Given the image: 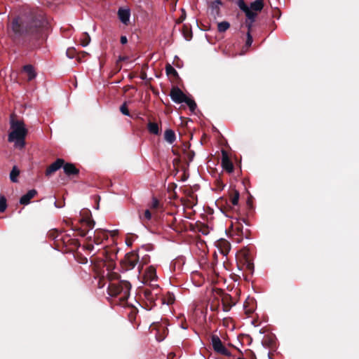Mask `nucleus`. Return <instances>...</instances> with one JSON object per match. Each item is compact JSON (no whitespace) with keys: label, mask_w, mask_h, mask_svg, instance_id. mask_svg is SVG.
Instances as JSON below:
<instances>
[{"label":"nucleus","mask_w":359,"mask_h":359,"mask_svg":"<svg viewBox=\"0 0 359 359\" xmlns=\"http://www.w3.org/2000/svg\"><path fill=\"white\" fill-rule=\"evenodd\" d=\"M10 129L8 141L13 143L14 147L19 149H23L25 146V137L28 133L25 123L21 120H15L11 116Z\"/></svg>","instance_id":"obj_1"},{"label":"nucleus","mask_w":359,"mask_h":359,"mask_svg":"<svg viewBox=\"0 0 359 359\" xmlns=\"http://www.w3.org/2000/svg\"><path fill=\"white\" fill-rule=\"evenodd\" d=\"M38 23L36 21L29 22L22 17H17L13 19L9 27V33L13 38H18L21 36L32 33L34 32L33 27H37Z\"/></svg>","instance_id":"obj_2"},{"label":"nucleus","mask_w":359,"mask_h":359,"mask_svg":"<svg viewBox=\"0 0 359 359\" xmlns=\"http://www.w3.org/2000/svg\"><path fill=\"white\" fill-rule=\"evenodd\" d=\"M131 285L127 281L111 283L109 285L108 291L111 296L121 295L120 299L126 300L129 297V292Z\"/></svg>","instance_id":"obj_3"},{"label":"nucleus","mask_w":359,"mask_h":359,"mask_svg":"<svg viewBox=\"0 0 359 359\" xmlns=\"http://www.w3.org/2000/svg\"><path fill=\"white\" fill-rule=\"evenodd\" d=\"M170 96L172 102L180 104L186 103L190 110L194 112L196 108V104L194 100L189 98L179 88L175 87L171 89Z\"/></svg>","instance_id":"obj_4"},{"label":"nucleus","mask_w":359,"mask_h":359,"mask_svg":"<svg viewBox=\"0 0 359 359\" xmlns=\"http://www.w3.org/2000/svg\"><path fill=\"white\" fill-rule=\"evenodd\" d=\"M212 346L215 351L223 355L229 356L230 351L223 345L221 339L217 335H212L211 337Z\"/></svg>","instance_id":"obj_5"},{"label":"nucleus","mask_w":359,"mask_h":359,"mask_svg":"<svg viewBox=\"0 0 359 359\" xmlns=\"http://www.w3.org/2000/svg\"><path fill=\"white\" fill-rule=\"evenodd\" d=\"M144 283L149 284L153 287H158L157 281V276L156 269L150 266H149L144 273Z\"/></svg>","instance_id":"obj_6"},{"label":"nucleus","mask_w":359,"mask_h":359,"mask_svg":"<svg viewBox=\"0 0 359 359\" xmlns=\"http://www.w3.org/2000/svg\"><path fill=\"white\" fill-rule=\"evenodd\" d=\"M65 161L62 158H57L54 163L50 164L46 170V175L50 176L53 172L58 170L61 168L64 164Z\"/></svg>","instance_id":"obj_7"},{"label":"nucleus","mask_w":359,"mask_h":359,"mask_svg":"<svg viewBox=\"0 0 359 359\" xmlns=\"http://www.w3.org/2000/svg\"><path fill=\"white\" fill-rule=\"evenodd\" d=\"M118 16L120 21L123 25H128L130 18V11L129 8H120L118 11Z\"/></svg>","instance_id":"obj_8"},{"label":"nucleus","mask_w":359,"mask_h":359,"mask_svg":"<svg viewBox=\"0 0 359 359\" xmlns=\"http://www.w3.org/2000/svg\"><path fill=\"white\" fill-rule=\"evenodd\" d=\"M222 165L224 169L227 172H231L233 170V165L229 158H228L226 153L222 151Z\"/></svg>","instance_id":"obj_9"},{"label":"nucleus","mask_w":359,"mask_h":359,"mask_svg":"<svg viewBox=\"0 0 359 359\" xmlns=\"http://www.w3.org/2000/svg\"><path fill=\"white\" fill-rule=\"evenodd\" d=\"M37 194L35 189L29 190L27 194H24L20 199V203L22 205H28L30 200L34 198Z\"/></svg>","instance_id":"obj_10"},{"label":"nucleus","mask_w":359,"mask_h":359,"mask_svg":"<svg viewBox=\"0 0 359 359\" xmlns=\"http://www.w3.org/2000/svg\"><path fill=\"white\" fill-rule=\"evenodd\" d=\"M64 172L66 175H76L79 172V170L75 167V165L72 163H66L62 165Z\"/></svg>","instance_id":"obj_11"},{"label":"nucleus","mask_w":359,"mask_h":359,"mask_svg":"<svg viewBox=\"0 0 359 359\" xmlns=\"http://www.w3.org/2000/svg\"><path fill=\"white\" fill-rule=\"evenodd\" d=\"M23 70L27 74L29 80H32V79H34L36 76L35 70H34L33 66L31 65H25L23 67Z\"/></svg>","instance_id":"obj_12"},{"label":"nucleus","mask_w":359,"mask_h":359,"mask_svg":"<svg viewBox=\"0 0 359 359\" xmlns=\"http://www.w3.org/2000/svg\"><path fill=\"white\" fill-rule=\"evenodd\" d=\"M164 138L168 143L172 144L176 138L174 131L171 129L166 130L164 133Z\"/></svg>","instance_id":"obj_13"},{"label":"nucleus","mask_w":359,"mask_h":359,"mask_svg":"<svg viewBox=\"0 0 359 359\" xmlns=\"http://www.w3.org/2000/svg\"><path fill=\"white\" fill-rule=\"evenodd\" d=\"M220 5H221V1L219 0H215L211 3V5H210L211 13L215 16L219 15Z\"/></svg>","instance_id":"obj_14"},{"label":"nucleus","mask_w":359,"mask_h":359,"mask_svg":"<svg viewBox=\"0 0 359 359\" xmlns=\"http://www.w3.org/2000/svg\"><path fill=\"white\" fill-rule=\"evenodd\" d=\"M264 4L262 0H256L251 3L250 7H249L252 11H260L262 10Z\"/></svg>","instance_id":"obj_15"},{"label":"nucleus","mask_w":359,"mask_h":359,"mask_svg":"<svg viewBox=\"0 0 359 359\" xmlns=\"http://www.w3.org/2000/svg\"><path fill=\"white\" fill-rule=\"evenodd\" d=\"M20 175V170L16 165L13 167L12 170L10 172V179L13 182H18V177Z\"/></svg>","instance_id":"obj_16"},{"label":"nucleus","mask_w":359,"mask_h":359,"mask_svg":"<svg viewBox=\"0 0 359 359\" xmlns=\"http://www.w3.org/2000/svg\"><path fill=\"white\" fill-rule=\"evenodd\" d=\"M148 130L151 133L154 135H158L159 133L158 126L156 123L149 122L148 123Z\"/></svg>","instance_id":"obj_17"},{"label":"nucleus","mask_w":359,"mask_h":359,"mask_svg":"<svg viewBox=\"0 0 359 359\" xmlns=\"http://www.w3.org/2000/svg\"><path fill=\"white\" fill-rule=\"evenodd\" d=\"M127 262H128V264L130 269H134L137 263V256H135V255L129 256L127 258Z\"/></svg>","instance_id":"obj_18"},{"label":"nucleus","mask_w":359,"mask_h":359,"mask_svg":"<svg viewBox=\"0 0 359 359\" xmlns=\"http://www.w3.org/2000/svg\"><path fill=\"white\" fill-rule=\"evenodd\" d=\"M230 27V24L226 21H222L217 25V29L219 32H224Z\"/></svg>","instance_id":"obj_19"},{"label":"nucleus","mask_w":359,"mask_h":359,"mask_svg":"<svg viewBox=\"0 0 359 359\" xmlns=\"http://www.w3.org/2000/svg\"><path fill=\"white\" fill-rule=\"evenodd\" d=\"M140 219L142 223H146L147 221H149L151 219V213L149 210H146L143 215H140Z\"/></svg>","instance_id":"obj_20"},{"label":"nucleus","mask_w":359,"mask_h":359,"mask_svg":"<svg viewBox=\"0 0 359 359\" xmlns=\"http://www.w3.org/2000/svg\"><path fill=\"white\" fill-rule=\"evenodd\" d=\"M248 21H252L255 22V18L257 16V13L255 11H252L250 8H249L248 11L245 12Z\"/></svg>","instance_id":"obj_21"},{"label":"nucleus","mask_w":359,"mask_h":359,"mask_svg":"<svg viewBox=\"0 0 359 359\" xmlns=\"http://www.w3.org/2000/svg\"><path fill=\"white\" fill-rule=\"evenodd\" d=\"M175 302V296L172 294L168 293L166 298L163 299V304L170 305Z\"/></svg>","instance_id":"obj_22"},{"label":"nucleus","mask_w":359,"mask_h":359,"mask_svg":"<svg viewBox=\"0 0 359 359\" xmlns=\"http://www.w3.org/2000/svg\"><path fill=\"white\" fill-rule=\"evenodd\" d=\"M7 208L6 198L4 196H0V212H3Z\"/></svg>","instance_id":"obj_23"},{"label":"nucleus","mask_w":359,"mask_h":359,"mask_svg":"<svg viewBox=\"0 0 359 359\" xmlns=\"http://www.w3.org/2000/svg\"><path fill=\"white\" fill-rule=\"evenodd\" d=\"M90 36L87 33H85L83 35V38L81 39V46L83 47H86L90 43Z\"/></svg>","instance_id":"obj_24"},{"label":"nucleus","mask_w":359,"mask_h":359,"mask_svg":"<svg viewBox=\"0 0 359 359\" xmlns=\"http://www.w3.org/2000/svg\"><path fill=\"white\" fill-rule=\"evenodd\" d=\"M238 6L240 8V9L242 10L243 12H245L250 8L248 6V5L245 3L244 0H238Z\"/></svg>","instance_id":"obj_25"},{"label":"nucleus","mask_w":359,"mask_h":359,"mask_svg":"<svg viewBox=\"0 0 359 359\" xmlns=\"http://www.w3.org/2000/svg\"><path fill=\"white\" fill-rule=\"evenodd\" d=\"M120 110L121 111V113L123 114H124L125 116H130V113H129V111L126 107V104L124 103L123 104L121 107H120Z\"/></svg>","instance_id":"obj_26"},{"label":"nucleus","mask_w":359,"mask_h":359,"mask_svg":"<svg viewBox=\"0 0 359 359\" xmlns=\"http://www.w3.org/2000/svg\"><path fill=\"white\" fill-rule=\"evenodd\" d=\"M246 36H247V39H246L245 45H246V46L249 47L252 43V41H253L252 36L251 35V33H250V32H247Z\"/></svg>","instance_id":"obj_27"},{"label":"nucleus","mask_w":359,"mask_h":359,"mask_svg":"<svg viewBox=\"0 0 359 359\" xmlns=\"http://www.w3.org/2000/svg\"><path fill=\"white\" fill-rule=\"evenodd\" d=\"M239 198L238 193H236V195L231 198V203L233 205H238Z\"/></svg>","instance_id":"obj_28"},{"label":"nucleus","mask_w":359,"mask_h":359,"mask_svg":"<svg viewBox=\"0 0 359 359\" xmlns=\"http://www.w3.org/2000/svg\"><path fill=\"white\" fill-rule=\"evenodd\" d=\"M253 22H252V21L246 20V26L248 27V32H250V33L251 32Z\"/></svg>","instance_id":"obj_29"},{"label":"nucleus","mask_w":359,"mask_h":359,"mask_svg":"<svg viewBox=\"0 0 359 359\" xmlns=\"http://www.w3.org/2000/svg\"><path fill=\"white\" fill-rule=\"evenodd\" d=\"M158 206V201L156 198H153L151 202V207L153 208H156Z\"/></svg>","instance_id":"obj_30"},{"label":"nucleus","mask_w":359,"mask_h":359,"mask_svg":"<svg viewBox=\"0 0 359 359\" xmlns=\"http://www.w3.org/2000/svg\"><path fill=\"white\" fill-rule=\"evenodd\" d=\"M166 72H167L168 74H169V73H170L172 72H176L175 69L172 67H171L170 65H168V66L166 67Z\"/></svg>","instance_id":"obj_31"},{"label":"nucleus","mask_w":359,"mask_h":359,"mask_svg":"<svg viewBox=\"0 0 359 359\" xmlns=\"http://www.w3.org/2000/svg\"><path fill=\"white\" fill-rule=\"evenodd\" d=\"M121 43L122 44H126L127 42H128V39H127V37L126 36H122L121 37Z\"/></svg>","instance_id":"obj_32"},{"label":"nucleus","mask_w":359,"mask_h":359,"mask_svg":"<svg viewBox=\"0 0 359 359\" xmlns=\"http://www.w3.org/2000/svg\"><path fill=\"white\" fill-rule=\"evenodd\" d=\"M111 233H112V236H114L115 234L117 233V230L112 231Z\"/></svg>","instance_id":"obj_33"},{"label":"nucleus","mask_w":359,"mask_h":359,"mask_svg":"<svg viewBox=\"0 0 359 359\" xmlns=\"http://www.w3.org/2000/svg\"><path fill=\"white\" fill-rule=\"evenodd\" d=\"M100 232V231H99L96 230V231H95V233H96V236H97Z\"/></svg>","instance_id":"obj_34"},{"label":"nucleus","mask_w":359,"mask_h":359,"mask_svg":"<svg viewBox=\"0 0 359 359\" xmlns=\"http://www.w3.org/2000/svg\"><path fill=\"white\" fill-rule=\"evenodd\" d=\"M229 310V309H226V308H224V309H223V311H228Z\"/></svg>","instance_id":"obj_35"},{"label":"nucleus","mask_w":359,"mask_h":359,"mask_svg":"<svg viewBox=\"0 0 359 359\" xmlns=\"http://www.w3.org/2000/svg\"><path fill=\"white\" fill-rule=\"evenodd\" d=\"M90 250H92L93 248V246H89L88 248Z\"/></svg>","instance_id":"obj_36"},{"label":"nucleus","mask_w":359,"mask_h":359,"mask_svg":"<svg viewBox=\"0 0 359 359\" xmlns=\"http://www.w3.org/2000/svg\"><path fill=\"white\" fill-rule=\"evenodd\" d=\"M54 204H55V207L58 208V207L57 206V205H56V202H54Z\"/></svg>","instance_id":"obj_37"}]
</instances>
